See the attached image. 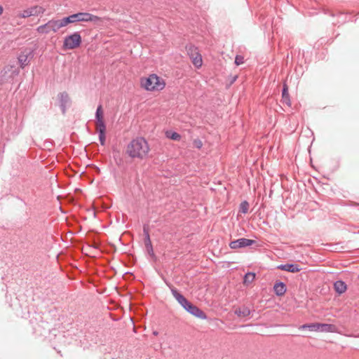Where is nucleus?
<instances>
[{
  "label": "nucleus",
  "instance_id": "nucleus-1",
  "mask_svg": "<svg viewBox=\"0 0 359 359\" xmlns=\"http://www.w3.org/2000/svg\"><path fill=\"white\" fill-rule=\"evenodd\" d=\"M150 151L147 140L143 137L133 140L127 146L126 153L133 158L143 159Z\"/></svg>",
  "mask_w": 359,
  "mask_h": 359
},
{
  "label": "nucleus",
  "instance_id": "nucleus-2",
  "mask_svg": "<svg viewBox=\"0 0 359 359\" xmlns=\"http://www.w3.org/2000/svg\"><path fill=\"white\" fill-rule=\"evenodd\" d=\"M140 87L147 91H160L165 86V81L155 74L142 77L140 80Z\"/></svg>",
  "mask_w": 359,
  "mask_h": 359
},
{
  "label": "nucleus",
  "instance_id": "nucleus-3",
  "mask_svg": "<svg viewBox=\"0 0 359 359\" xmlns=\"http://www.w3.org/2000/svg\"><path fill=\"white\" fill-rule=\"evenodd\" d=\"M82 39L81 34L79 32H74L70 35L67 36L64 39L63 49L72 50L79 48L81 43Z\"/></svg>",
  "mask_w": 359,
  "mask_h": 359
},
{
  "label": "nucleus",
  "instance_id": "nucleus-4",
  "mask_svg": "<svg viewBox=\"0 0 359 359\" xmlns=\"http://www.w3.org/2000/svg\"><path fill=\"white\" fill-rule=\"evenodd\" d=\"M60 29V27L57 20L52 19L48 21L46 24L41 25L36 28V32L39 34L43 35L48 34L50 32H57Z\"/></svg>",
  "mask_w": 359,
  "mask_h": 359
},
{
  "label": "nucleus",
  "instance_id": "nucleus-5",
  "mask_svg": "<svg viewBox=\"0 0 359 359\" xmlns=\"http://www.w3.org/2000/svg\"><path fill=\"white\" fill-rule=\"evenodd\" d=\"M76 22H92L98 24L102 21V18L93 15L90 13L80 12L73 14Z\"/></svg>",
  "mask_w": 359,
  "mask_h": 359
},
{
  "label": "nucleus",
  "instance_id": "nucleus-6",
  "mask_svg": "<svg viewBox=\"0 0 359 359\" xmlns=\"http://www.w3.org/2000/svg\"><path fill=\"white\" fill-rule=\"evenodd\" d=\"M188 55L195 67L199 69L203 65V59L197 48L191 46L187 49Z\"/></svg>",
  "mask_w": 359,
  "mask_h": 359
},
{
  "label": "nucleus",
  "instance_id": "nucleus-7",
  "mask_svg": "<svg viewBox=\"0 0 359 359\" xmlns=\"http://www.w3.org/2000/svg\"><path fill=\"white\" fill-rule=\"evenodd\" d=\"M254 243H255V241H253V240L247 239V238H240L236 241L231 242L229 244V246L231 249H237V248L251 245Z\"/></svg>",
  "mask_w": 359,
  "mask_h": 359
},
{
  "label": "nucleus",
  "instance_id": "nucleus-8",
  "mask_svg": "<svg viewBox=\"0 0 359 359\" xmlns=\"http://www.w3.org/2000/svg\"><path fill=\"white\" fill-rule=\"evenodd\" d=\"M186 311H187L189 313H190L191 314L197 318L201 319H204L206 318L205 313L201 309H199L197 306L192 304L191 303L188 306Z\"/></svg>",
  "mask_w": 359,
  "mask_h": 359
},
{
  "label": "nucleus",
  "instance_id": "nucleus-9",
  "mask_svg": "<svg viewBox=\"0 0 359 359\" xmlns=\"http://www.w3.org/2000/svg\"><path fill=\"white\" fill-rule=\"evenodd\" d=\"M172 294L176 300L181 304V306L186 310L188 306L191 304L183 295L180 294L176 290H172Z\"/></svg>",
  "mask_w": 359,
  "mask_h": 359
},
{
  "label": "nucleus",
  "instance_id": "nucleus-10",
  "mask_svg": "<svg viewBox=\"0 0 359 359\" xmlns=\"http://www.w3.org/2000/svg\"><path fill=\"white\" fill-rule=\"evenodd\" d=\"M31 55V53L29 51H23L22 52L18 57V63L20 65V67L23 69L25 67L29 65V55Z\"/></svg>",
  "mask_w": 359,
  "mask_h": 359
},
{
  "label": "nucleus",
  "instance_id": "nucleus-11",
  "mask_svg": "<svg viewBox=\"0 0 359 359\" xmlns=\"http://www.w3.org/2000/svg\"><path fill=\"white\" fill-rule=\"evenodd\" d=\"M96 127L106 126L104 121V112L102 105H99L96 111Z\"/></svg>",
  "mask_w": 359,
  "mask_h": 359
},
{
  "label": "nucleus",
  "instance_id": "nucleus-12",
  "mask_svg": "<svg viewBox=\"0 0 359 359\" xmlns=\"http://www.w3.org/2000/svg\"><path fill=\"white\" fill-rule=\"evenodd\" d=\"M337 330L334 325L318 323V332H337Z\"/></svg>",
  "mask_w": 359,
  "mask_h": 359
},
{
  "label": "nucleus",
  "instance_id": "nucleus-13",
  "mask_svg": "<svg viewBox=\"0 0 359 359\" xmlns=\"http://www.w3.org/2000/svg\"><path fill=\"white\" fill-rule=\"evenodd\" d=\"M273 290L276 295L283 296L286 292V285L282 282H278L274 285Z\"/></svg>",
  "mask_w": 359,
  "mask_h": 359
},
{
  "label": "nucleus",
  "instance_id": "nucleus-14",
  "mask_svg": "<svg viewBox=\"0 0 359 359\" xmlns=\"http://www.w3.org/2000/svg\"><path fill=\"white\" fill-rule=\"evenodd\" d=\"M282 102H283V103L286 104L287 106L291 105L290 95L288 93V86L285 83H283V93H282Z\"/></svg>",
  "mask_w": 359,
  "mask_h": 359
},
{
  "label": "nucleus",
  "instance_id": "nucleus-15",
  "mask_svg": "<svg viewBox=\"0 0 359 359\" xmlns=\"http://www.w3.org/2000/svg\"><path fill=\"white\" fill-rule=\"evenodd\" d=\"M278 269H280L283 271L297 273L300 271L301 269L299 267L297 264H284L278 266Z\"/></svg>",
  "mask_w": 359,
  "mask_h": 359
},
{
  "label": "nucleus",
  "instance_id": "nucleus-16",
  "mask_svg": "<svg viewBox=\"0 0 359 359\" xmlns=\"http://www.w3.org/2000/svg\"><path fill=\"white\" fill-rule=\"evenodd\" d=\"M60 29L67 26L69 24L75 23L73 14L62 19H57Z\"/></svg>",
  "mask_w": 359,
  "mask_h": 359
},
{
  "label": "nucleus",
  "instance_id": "nucleus-17",
  "mask_svg": "<svg viewBox=\"0 0 359 359\" xmlns=\"http://www.w3.org/2000/svg\"><path fill=\"white\" fill-rule=\"evenodd\" d=\"M334 287L335 291L339 294L344 293L347 290V286L346 283L341 280H338L335 282L334 284Z\"/></svg>",
  "mask_w": 359,
  "mask_h": 359
},
{
  "label": "nucleus",
  "instance_id": "nucleus-18",
  "mask_svg": "<svg viewBox=\"0 0 359 359\" xmlns=\"http://www.w3.org/2000/svg\"><path fill=\"white\" fill-rule=\"evenodd\" d=\"M144 244H145V248H146L147 252L150 255H154L153 247H152L151 241L150 236H149V234L148 232L146 233Z\"/></svg>",
  "mask_w": 359,
  "mask_h": 359
},
{
  "label": "nucleus",
  "instance_id": "nucleus-19",
  "mask_svg": "<svg viewBox=\"0 0 359 359\" xmlns=\"http://www.w3.org/2000/svg\"><path fill=\"white\" fill-rule=\"evenodd\" d=\"M29 8L30 10L32 16L43 14L46 11L45 8L41 6H34Z\"/></svg>",
  "mask_w": 359,
  "mask_h": 359
},
{
  "label": "nucleus",
  "instance_id": "nucleus-20",
  "mask_svg": "<svg viewBox=\"0 0 359 359\" xmlns=\"http://www.w3.org/2000/svg\"><path fill=\"white\" fill-rule=\"evenodd\" d=\"M96 130L97 133H99V140L100 142V144L102 145H104L105 144V131H106V126H102V127H96Z\"/></svg>",
  "mask_w": 359,
  "mask_h": 359
},
{
  "label": "nucleus",
  "instance_id": "nucleus-21",
  "mask_svg": "<svg viewBox=\"0 0 359 359\" xmlns=\"http://www.w3.org/2000/svg\"><path fill=\"white\" fill-rule=\"evenodd\" d=\"M300 330L307 329L310 332H318V323L305 324L299 327Z\"/></svg>",
  "mask_w": 359,
  "mask_h": 359
},
{
  "label": "nucleus",
  "instance_id": "nucleus-22",
  "mask_svg": "<svg viewBox=\"0 0 359 359\" xmlns=\"http://www.w3.org/2000/svg\"><path fill=\"white\" fill-rule=\"evenodd\" d=\"M255 273H252V272L247 273L244 276L243 284L245 285H248L249 284L252 283L255 280Z\"/></svg>",
  "mask_w": 359,
  "mask_h": 359
},
{
  "label": "nucleus",
  "instance_id": "nucleus-23",
  "mask_svg": "<svg viewBox=\"0 0 359 359\" xmlns=\"http://www.w3.org/2000/svg\"><path fill=\"white\" fill-rule=\"evenodd\" d=\"M235 313L240 317H246L248 316L250 313V311L249 309L246 307L238 308L236 309Z\"/></svg>",
  "mask_w": 359,
  "mask_h": 359
},
{
  "label": "nucleus",
  "instance_id": "nucleus-24",
  "mask_svg": "<svg viewBox=\"0 0 359 359\" xmlns=\"http://www.w3.org/2000/svg\"><path fill=\"white\" fill-rule=\"evenodd\" d=\"M165 136L168 138L171 139L175 141H180L181 140V135L176 132L167 131L165 133Z\"/></svg>",
  "mask_w": 359,
  "mask_h": 359
},
{
  "label": "nucleus",
  "instance_id": "nucleus-25",
  "mask_svg": "<svg viewBox=\"0 0 359 359\" xmlns=\"http://www.w3.org/2000/svg\"><path fill=\"white\" fill-rule=\"evenodd\" d=\"M249 209V203L247 201H243L240 205V212L245 214L248 212Z\"/></svg>",
  "mask_w": 359,
  "mask_h": 359
},
{
  "label": "nucleus",
  "instance_id": "nucleus-26",
  "mask_svg": "<svg viewBox=\"0 0 359 359\" xmlns=\"http://www.w3.org/2000/svg\"><path fill=\"white\" fill-rule=\"evenodd\" d=\"M19 16L22 18H26L32 16L29 8H27L22 11V13L19 14Z\"/></svg>",
  "mask_w": 359,
  "mask_h": 359
},
{
  "label": "nucleus",
  "instance_id": "nucleus-27",
  "mask_svg": "<svg viewBox=\"0 0 359 359\" xmlns=\"http://www.w3.org/2000/svg\"><path fill=\"white\" fill-rule=\"evenodd\" d=\"M194 146L197 149H201L203 147V142L199 139H196L193 141Z\"/></svg>",
  "mask_w": 359,
  "mask_h": 359
},
{
  "label": "nucleus",
  "instance_id": "nucleus-28",
  "mask_svg": "<svg viewBox=\"0 0 359 359\" xmlns=\"http://www.w3.org/2000/svg\"><path fill=\"white\" fill-rule=\"evenodd\" d=\"M243 57L241 55H237L235 58V64L236 65H240L243 63Z\"/></svg>",
  "mask_w": 359,
  "mask_h": 359
},
{
  "label": "nucleus",
  "instance_id": "nucleus-29",
  "mask_svg": "<svg viewBox=\"0 0 359 359\" xmlns=\"http://www.w3.org/2000/svg\"><path fill=\"white\" fill-rule=\"evenodd\" d=\"M3 11H4V8H3V7L0 5V15L3 13Z\"/></svg>",
  "mask_w": 359,
  "mask_h": 359
},
{
  "label": "nucleus",
  "instance_id": "nucleus-30",
  "mask_svg": "<svg viewBox=\"0 0 359 359\" xmlns=\"http://www.w3.org/2000/svg\"><path fill=\"white\" fill-rule=\"evenodd\" d=\"M154 334L156 335V334H157V332H154Z\"/></svg>",
  "mask_w": 359,
  "mask_h": 359
}]
</instances>
